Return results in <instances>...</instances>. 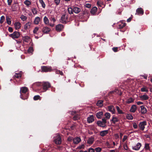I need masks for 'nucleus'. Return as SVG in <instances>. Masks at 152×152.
<instances>
[{
    "instance_id": "f257e3e1",
    "label": "nucleus",
    "mask_w": 152,
    "mask_h": 152,
    "mask_svg": "<svg viewBox=\"0 0 152 152\" xmlns=\"http://www.w3.org/2000/svg\"><path fill=\"white\" fill-rule=\"evenodd\" d=\"M28 89L27 87H22L20 88V97L23 99L24 100L27 99L28 95H26L25 97L23 96V94L26 93Z\"/></svg>"
},
{
    "instance_id": "f03ea898",
    "label": "nucleus",
    "mask_w": 152,
    "mask_h": 152,
    "mask_svg": "<svg viewBox=\"0 0 152 152\" xmlns=\"http://www.w3.org/2000/svg\"><path fill=\"white\" fill-rule=\"evenodd\" d=\"M54 142L56 144H60L61 143V138L60 135L57 134L54 137Z\"/></svg>"
},
{
    "instance_id": "7ed1b4c3",
    "label": "nucleus",
    "mask_w": 152,
    "mask_h": 152,
    "mask_svg": "<svg viewBox=\"0 0 152 152\" xmlns=\"http://www.w3.org/2000/svg\"><path fill=\"white\" fill-rule=\"evenodd\" d=\"M48 16L50 20H49L50 21V26L53 27L54 25V23L56 21V19L53 15H48Z\"/></svg>"
},
{
    "instance_id": "20e7f679",
    "label": "nucleus",
    "mask_w": 152,
    "mask_h": 152,
    "mask_svg": "<svg viewBox=\"0 0 152 152\" xmlns=\"http://www.w3.org/2000/svg\"><path fill=\"white\" fill-rule=\"evenodd\" d=\"M20 36V33L17 31H15L12 34L9 35V36L14 39L18 38Z\"/></svg>"
},
{
    "instance_id": "39448f33",
    "label": "nucleus",
    "mask_w": 152,
    "mask_h": 152,
    "mask_svg": "<svg viewBox=\"0 0 152 152\" xmlns=\"http://www.w3.org/2000/svg\"><path fill=\"white\" fill-rule=\"evenodd\" d=\"M44 92H45L50 86V83L48 82H44L42 84Z\"/></svg>"
},
{
    "instance_id": "423d86ee",
    "label": "nucleus",
    "mask_w": 152,
    "mask_h": 152,
    "mask_svg": "<svg viewBox=\"0 0 152 152\" xmlns=\"http://www.w3.org/2000/svg\"><path fill=\"white\" fill-rule=\"evenodd\" d=\"M147 125V122L146 121H143L140 122L139 125V129L142 131L144 130L145 126Z\"/></svg>"
},
{
    "instance_id": "0eeeda50",
    "label": "nucleus",
    "mask_w": 152,
    "mask_h": 152,
    "mask_svg": "<svg viewBox=\"0 0 152 152\" xmlns=\"http://www.w3.org/2000/svg\"><path fill=\"white\" fill-rule=\"evenodd\" d=\"M68 15L66 14L63 15L61 18V21L62 23H66L68 19Z\"/></svg>"
},
{
    "instance_id": "6e6552de",
    "label": "nucleus",
    "mask_w": 152,
    "mask_h": 152,
    "mask_svg": "<svg viewBox=\"0 0 152 152\" xmlns=\"http://www.w3.org/2000/svg\"><path fill=\"white\" fill-rule=\"evenodd\" d=\"M42 70V72H48L52 71V69L50 66H43L41 67Z\"/></svg>"
},
{
    "instance_id": "1a4fd4ad",
    "label": "nucleus",
    "mask_w": 152,
    "mask_h": 152,
    "mask_svg": "<svg viewBox=\"0 0 152 152\" xmlns=\"http://www.w3.org/2000/svg\"><path fill=\"white\" fill-rule=\"evenodd\" d=\"M142 146V144L140 143H137L135 145L132 146V149L135 151L139 150Z\"/></svg>"
},
{
    "instance_id": "9d476101",
    "label": "nucleus",
    "mask_w": 152,
    "mask_h": 152,
    "mask_svg": "<svg viewBox=\"0 0 152 152\" xmlns=\"http://www.w3.org/2000/svg\"><path fill=\"white\" fill-rule=\"evenodd\" d=\"M108 110L111 112L112 114H115V109L113 105H110L107 107Z\"/></svg>"
},
{
    "instance_id": "9b49d317",
    "label": "nucleus",
    "mask_w": 152,
    "mask_h": 152,
    "mask_svg": "<svg viewBox=\"0 0 152 152\" xmlns=\"http://www.w3.org/2000/svg\"><path fill=\"white\" fill-rule=\"evenodd\" d=\"M51 30L50 28L47 26L44 27L42 29V32L45 34H48Z\"/></svg>"
},
{
    "instance_id": "f8f14e48",
    "label": "nucleus",
    "mask_w": 152,
    "mask_h": 152,
    "mask_svg": "<svg viewBox=\"0 0 152 152\" xmlns=\"http://www.w3.org/2000/svg\"><path fill=\"white\" fill-rule=\"evenodd\" d=\"M43 21L45 25L50 26V23L49 19L46 16H45L44 17Z\"/></svg>"
},
{
    "instance_id": "ddd939ff",
    "label": "nucleus",
    "mask_w": 152,
    "mask_h": 152,
    "mask_svg": "<svg viewBox=\"0 0 152 152\" xmlns=\"http://www.w3.org/2000/svg\"><path fill=\"white\" fill-rule=\"evenodd\" d=\"M32 23L30 22H28L26 23L24 26V28L25 30H27L28 29L30 28L31 25Z\"/></svg>"
},
{
    "instance_id": "4468645a",
    "label": "nucleus",
    "mask_w": 152,
    "mask_h": 152,
    "mask_svg": "<svg viewBox=\"0 0 152 152\" xmlns=\"http://www.w3.org/2000/svg\"><path fill=\"white\" fill-rule=\"evenodd\" d=\"M64 28V26L61 24H58L56 26V29L57 31H61Z\"/></svg>"
},
{
    "instance_id": "2eb2a0df",
    "label": "nucleus",
    "mask_w": 152,
    "mask_h": 152,
    "mask_svg": "<svg viewBox=\"0 0 152 152\" xmlns=\"http://www.w3.org/2000/svg\"><path fill=\"white\" fill-rule=\"evenodd\" d=\"M94 121V117L93 115H91L87 118V121L88 123H92Z\"/></svg>"
},
{
    "instance_id": "dca6fc26",
    "label": "nucleus",
    "mask_w": 152,
    "mask_h": 152,
    "mask_svg": "<svg viewBox=\"0 0 152 152\" xmlns=\"http://www.w3.org/2000/svg\"><path fill=\"white\" fill-rule=\"evenodd\" d=\"M137 14V15H142L143 14L144 12L142 9L141 8H140L137 9L136 10Z\"/></svg>"
},
{
    "instance_id": "f3484780",
    "label": "nucleus",
    "mask_w": 152,
    "mask_h": 152,
    "mask_svg": "<svg viewBox=\"0 0 152 152\" xmlns=\"http://www.w3.org/2000/svg\"><path fill=\"white\" fill-rule=\"evenodd\" d=\"M73 142L74 144H78L81 141V139L79 137H77L73 139Z\"/></svg>"
},
{
    "instance_id": "a211bd4d",
    "label": "nucleus",
    "mask_w": 152,
    "mask_h": 152,
    "mask_svg": "<svg viewBox=\"0 0 152 152\" xmlns=\"http://www.w3.org/2000/svg\"><path fill=\"white\" fill-rule=\"evenodd\" d=\"M140 98L142 100H146L149 99V97L147 95L144 94L140 96Z\"/></svg>"
},
{
    "instance_id": "6ab92c4d",
    "label": "nucleus",
    "mask_w": 152,
    "mask_h": 152,
    "mask_svg": "<svg viewBox=\"0 0 152 152\" xmlns=\"http://www.w3.org/2000/svg\"><path fill=\"white\" fill-rule=\"evenodd\" d=\"M141 111L142 113L144 114L146 113L147 112L146 108L143 105H142L140 106Z\"/></svg>"
},
{
    "instance_id": "aec40b11",
    "label": "nucleus",
    "mask_w": 152,
    "mask_h": 152,
    "mask_svg": "<svg viewBox=\"0 0 152 152\" xmlns=\"http://www.w3.org/2000/svg\"><path fill=\"white\" fill-rule=\"evenodd\" d=\"M103 115V112L102 111H99L97 112L96 114L97 118L99 119L101 118L102 117Z\"/></svg>"
},
{
    "instance_id": "412c9836",
    "label": "nucleus",
    "mask_w": 152,
    "mask_h": 152,
    "mask_svg": "<svg viewBox=\"0 0 152 152\" xmlns=\"http://www.w3.org/2000/svg\"><path fill=\"white\" fill-rule=\"evenodd\" d=\"M40 18L39 17H36L34 20V23L36 25H38L40 21Z\"/></svg>"
},
{
    "instance_id": "4be33fe9",
    "label": "nucleus",
    "mask_w": 152,
    "mask_h": 152,
    "mask_svg": "<svg viewBox=\"0 0 152 152\" xmlns=\"http://www.w3.org/2000/svg\"><path fill=\"white\" fill-rule=\"evenodd\" d=\"M73 11L75 13L77 14L81 11V9L77 7H74L73 8Z\"/></svg>"
},
{
    "instance_id": "5701e85b",
    "label": "nucleus",
    "mask_w": 152,
    "mask_h": 152,
    "mask_svg": "<svg viewBox=\"0 0 152 152\" xmlns=\"http://www.w3.org/2000/svg\"><path fill=\"white\" fill-rule=\"evenodd\" d=\"M108 133V130H105L104 131H101L100 132V135L102 136L103 137L106 135Z\"/></svg>"
},
{
    "instance_id": "b1692460",
    "label": "nucleus",
    "mask_w": 152,
    "mask_h": 152,
    "mask_svg": "<svg viewBox=\"0 0 152 152\" xmlns=\"http://www.w3.org/2000/svg\"><path fill=\"white\" fill-rule=\"evenodd\" d=\"M14 26L16 29H18L21 27V24L19 22H16L14 23Z\"/></svg>"
},
{
    "instance_id": "393cba45",
    "label": "nucleus",
    "mask_w": 152,
    "mask_h": 152,
    "mask_svg": "<svg viewBox=\"0 0 152 152\" xmlns=\"http://www.w3.org/2000/svg\"><path fill=\"white\" fill-rule=\"evenodd\" d=\"M97 124L99 126L104 127L106 126V124L101 121H98L97 122Z\"/></svg>"
},
{
    "instance_id": "a878e982",
    "label": "nucleus",
    "mask_w": 152,
    "mask_h": 152,
    "mask_svg": "<svg viewBox=\"0 0 152 152\" xmlns=\"http://www.w3.org/2000/svg\"><path fill=\"white\" fill-rule=\"evenodd\" d=\"M97 10V8L96 7H94L93 8L91 9V11H90L91 13L93 15H94L95 14Z\"/></svg>"
},
{
    "instance_id": "bb28decb",
    "label": "nucleus",
    "mask_w": 152,
    "mask_h": 152,
    "mask_svg": "<svg viewBox=\"0 0 152 152\" xmlns=\"http://www.w3.org/2000/svg\"><path fill=\"white\" fill-rule=\"evenodd\" d=\"M141 91L142 92H148V88L147 87L144 86L141 88Z\"/></svg>"
},
{
    "instance_id": "cd10ccee",
    "label": "nucleus",
    "mask_w": 152,
    "mask_h": 152,
    "mask_svg": "<svg viewBox=\"0 0 152 152\" xmlns=\"http://www.w3.org/2000/svg\"><path fill=\"white\" fill-rule=\"evenodd\" d=\"M136 109L137 108L136 106L135 105H133L131 107L130 111L131 112L134 113L135 112Z\"/></svg>"
},
{
    "instance_id": "c85d7f7f",
    "label": "nucleus",
    "mask_w": 152,
    "mask_h": 152,
    "mask_svg": "<svg viewBox=\"0 0 152 152\" xmlns=\"http://www.w3.org/2000/svg\"><path fill=\"white\" fill-rule=\"evenodd\" d=\"M24 3L26 6L27 7H30L31 4V2L28 0H26L24 2Z\"/></svg>"
},
{
    "instance_id": "c756f323",
    "label": "nucleus",
    "mask_w": 152,
    "mask_h": 152,
    "mask_svg": "<svg viewBox=\"0 0 152 152\" xmlns=\"http://www.w3.org/2000/svg\"><path fill=\"white\" fill-rule=\"evenodd\" d=\"M94 141V138L93 137H91L89 138L87 141V143L90 144H91Z\"/></svg>"
},
{
    "instance_id": "7c9ffc66",
    "label": "nucleus",
    "mask_w": 152,
    "mask_h": 152,
    "mask_svg": "<svg viewBox=\"0 0 152 152\" xmlns=\"http://www.w3.org/2000/svg\"><path fill=\"white\" fill-rule=\"evenodd\" d=\"M144 149L145 150H150V147L149 146V144L147 143H145V146Z\"/></svg>"
},
{
    "instance_id": "2f4dec72",
    "label": "nucleus",
    "mask_w": 152,
    "mask_h": 152,
    "mask_svg": "<svg viewBox=\"0 0 152 152\" xmlns=\"http://www.w3.org/2000/svg\"><path fill=\"white\" fill-rule=\"evenodd\" d=\"M30 39V37L27 36H25L23 38V40L26 42H28L29 41Z\"/></svg>"
},
{
    "instance_id": "473e14b6",
    "label": "nucleus",
    "mask_w": 152,
    "mask_h": 152,
    "mask_svg": "<svg viewBox=\"0 0 152 152\" xmlns=\"http://www.w3.org/2000/svg\"><path fill=\"white\" fill-rule=\"evenodd\" d=\"M134 99L130 98L128 99L126 101V103L128 104H130L132 103L134 101Z\"/></svg>"
},
{
    "instance_id": "72a5a7b5",
    "label": "nucleus",
    "mask_w": 152,
    "mask_h": 152,
    "mask_svg": "<svg viewBox=\"0 0 152 152\" xmlns=\"http://www.w3.org/2000/svg\"><path fill=\"white\" fill-rule=\"evenodd\" d=\"M103 101L102 100H99L97 102L96 105L97 106L101 107L103 106Z\"/></svg>"
},
{
    "instance_id": "f704fd0d",
    "label": "nucleus",
    "mask_w": 152,
    "mask_h": 152,
    "mask_svg": "<svg viewBox=\"0 0 152 152\" xmlns=\"http://www.w3.org/2000/svg\"><path fill=\"white\" fill-rule=\"evenodd\" d=\"M39 3L41 4V5H42V7L44 8H45L46 5L45 4L44 2L43 1V0H39Z\"/></svg>"
},
{
    "instance_id": "c9c22d12",
    "label": "nucleus",
    "mask_w": 152,
    "mask_h": 152,
    "mask_svg": "<svg viewBox=\"0 0 152 152\" xmlns=\"http://www.w3.org/2000/svg\"><path fill=\"white\" fill-rule=\"evenodd\" d=\"M104 116L107 119H109L110 117V114L109 113H106L104 115Z\"/></svg>"
},
{
    "instance_id": "e433bc0d",
    "label": "nucleus",
    "mask_w": 152,
    "mask_h": 152,
    "mask_svg": "<svg viewBox=\"0 0 152 152\" xmlns=\"http://www.w3.org/2000/svg\"><path fill=\"white\" fill-rule=\"evenodd\" d=\"M116 108L119 114H121L124 113L123 112H122V110L120 109V107H119L116 106Z\"/></svg>"
},
{
    "instance_id": "4c0bfd02",
    "label": "nucleus",
    "mask_w": 152,
    "mask_h": 152,
    "mask_svg": "<svg viewBox=\"0 0 152 152\" xmlns=\"http://www.w3.org/2000/svg\"><path fill=\"white\" fill-rule=\"evenodd\" d=\"M31 11L32 13L34 15L37 14V10L36 8H33L31 9Z\"/></svg>"
},
{
    "instance_id": "58836bf2",
    "label": "nucleus",
    "mask_w": 152,
    "mask_h": 152,
    "mask_svg": "<svg viewBox=\"0 0 152 152\" xmlns=\"http://www.w3.org/2000/svg\"><path fill=\"white\" fill-rule=\"evenodd\" d=\"M126 117L129 120H132L133 119L132 115L129 114H127Z\"/></svg>"
},
{
    "instance_id": "ea45409f",
    "label": "nucleus",
    "mask_w": 152,
    "mask_h": 152,
    "mask_svg": "<svg viewBox=\"0 0 152 152\" xmlns=\"http://www.w3.org/2000/svg\"><path fill=\"white\" fill-rule=\"evenodd\" d=\"M126 26L125 23H121V24H119L118 26V28H121L124 27Z\"/></svg>"
},
{
    "instance_id": "a19ab883",
    "label": "nucleus",
    "mask_w": 152,
    "mask_h": 152,
    "mask_svg": "<svg viewBox=\"0 0 152 152\" xmlns=\"http://www.w3.org/2000/svg\"><path fill=\"white\" fill-rule=\"evenodd\" d=\"M20 18L21 19V20L23 21H26L27 19V17L26 16H25L23 15H22L20 16Z\"/></svg>"
},
{
    "instance_id": "79ce46f5",
    "label": "nucleus",
    "mask_w": 152,
    "mask_h": 152,
    "mask_svg": "<svg viewBox=\"0 0 152 152\" xmlns=\"http://www.w3.org/2000/svg\"><path fill=\"white\" fill-rule=\"evenodd\" d=\"M33 51V48L32 47H30L28 50V53H31V54H32Z\"/></svg>"
},
{
    "instance_id": "37998d69",
    "label": "nucleus",
    "mask_w": 152,
    "mask_h": 152,
    "mask_svg": "<svg viewBox=\"0 0 152 152\" xmlns=\"http://www.w3.org/2000/svg\"><path fill=\"white\" fill-rule=\"evenodd\" d=\"M68 10L69 13L70 14H72L73 13V9L71 7H68Z\"/></svg>"
},
{
    "instance_id": "c03bdc74",
    "label": "nucleus",
    "mask_w": 152,
    "mask_h": 152,
    "mask_svg": "<svg viewBox=\"0 0 152 152\" xmlns=\"http://www.w3.org/2000/svg\"><path fill=\"white\" fill-rule=\"evenodd\" d=\"M5 20V17L4 16H2L0 18V23L1 24H2L4 22V21Z\"/></svg>"
},
{
    "instance_id": "a18cd8bd",
    "label": "nucleus",
    "mask_w": 152,
    "mask_h": 152,
    "mask_svg": "<svg viewBox=\"0 0 152 152\" xmlns=\"http://www.w3.org/2000/svg\"><path fill=\"white\" fill-rule=\"evenodd\" d=\"M6 21L8 24L10 25L11 24V21L10 20V18L9 17H6Z\"/></svg>"
},
{
    "instance_id": "49530a36",
    "label": "nucleus",
    "mask_w": 152,
    "mask_h": 152,
    "mask_svg": "<svg viewBox=\"0 0 152 152\" xmlns=\"http://www.w3.org/2000/svg\"><path fill=\"white\" fill-rule=\"evenodd\" d=\"M80 118V116L78 115H75L73 117V119L74 120H77L79 119Z\"/></svg>"
},
{
    "instance_id": "de8ad7c7",
    "label": "nucleus",
    "mask_w": 152,
    "mask_h": 152,
    "mask_svg": "<svg viewBox=\"0 0 152 152\" xmlns=\"http://www.w3.org/2000/svg\"><path fill=\"white\" fill-rule=\"evenodd\" d=\"M21 73H15V76L17 78L20 77H21Z\"/></svg>"
},
{
    "instance_id": "09e8293b",
    "label": "nucleus",
    "mask_w": 152,
    "mask_h": 152,
    "mask_svg": "<svg viewBox=\"0 0 152 152\" xmlns=\"http://www.w3.org/2000/svg\"><path fill=\"white\" fill-rule=\"evenodd\" d=\"M114 123H115V122L118 121V119L116 117H113V118L111 120Z\"/></svg>"
},
{
    "instance_id": "8fccbe9b",
    "label": "nucleus",
    "mask_w": 152,
    "mask_h": 152,
    "mask_svg": "<svg viewBox=\"0 0 152 152\" xmlns=\"http://www.w3.org/2000/svg\"><path fill=\"white\" fill-rule=\"evenodd\" d=\"M39 28L38 27H36L34 28L33 32L34 34H37V32L38 31Z\"/></svg>"
},
{
    "instance_id": "3c124183",
    "label": "nucleus",
    "mask_w": 152,
    "mask_h": 152,
    "mask_svg": "<svg viewBox=\"0 0 152 152\" xmlns=\"http://www.w3.org/2000/svg\"><path fill=\"white\" fill-rule=\"evenodd\" d=\"M95 150L96 152H100L102 150V148L100 147H97L96 148Z\"/></svg>"
},
{
    "instance_id": "603ef678",
    "label": "nucleus",
    "mask_w": 152,
    "mask_h": 152,
    "mask_svg": "<svg viewBox=\"0 0 152 152\" xmlns=\"http://www.w3.org/2000/svg\"><path fill=\"white\" fill-rule=\"evenodd\" d=\"M40 97L39 95L35 96L34 97V99L35 100H36L39 99Z\"/></svg>"
},
{
    "instance_id": "864d4df0",
    "label": "nucleus",
    "mask_w": 152,
    "mask_h": 152,
    "mask_svg": "<svg viewBox=\"0 0 152 152\" xmlns=\"http://www.w3.org/2000/svg\"><path fill=\"white\" fill-rule=\"evenodd\" d=\"M123 147L124 150H127L128 149V147L126 144L124 145Z\"/></svg>"
},
{
    "instance_id": "5fc2aeb1",
    "label": "nucleus",
    "mask_w": 152,
    "mask_h": 152,
    "mask_svg": "<svg viewBox=\"0 0 152 152\" xmlns=\"http://www.w3.org/2000/svg\"><path fill=\"white\" fill-rule=\"evenodd\" d=\"M84 147V145L83 144H82L79 146L77 147V149H81L82 148H83Z\"/></svg>"
},
{
    "instance_id": "6e6d98bb",
    "label": "nucleus",
    "mask_w": 152,
    "mask_h": 152,
    "mask_svg": "<svg viewBox=\"0 0 152 152\" xmlns=\"http://www.w3.org/2000/svg\"><path fill=\"white\" fill-rule=\"evenodd\" d=\"M61 0H54L55 2L56 5H58L60 3Z\"/></svg>"
},
{
    "instance_id": "4d7b16f0",
    "label": "nucleus",
    "mask_w": 152,
    "mask_h": 152,
    "mask_svg": "<svg viewBox=\"0 0 152 152\" xmlns=\"http://www.w3.org/2000/svg\"><path fill=\"white\" fill-rule=\"evenodd\" d=\"M133 126L134 129H137V124L136 123H133Z\"/></svg>"
},
{
    "instance_id": "13d9d810",
    "label": "nucleus",
    "mask_w": 152,
    "mask_h": 152,
    "mask_svg": "<svg viewBox=\"0 0 152 152\" xmlns=\"http://www.w3.org/2000/svg\"><path fill=\"white\" fill-rule=\"evenodd\" d=\"M88 152H94L95 150L94 149L90 148L88 149Z\"/></svg>"
},
{
    "instance_id": "bf43d9fd",
    "label": "nucleus",
    "mask_w": 152,
    "mask_h": 152,
    "mask_svg": "<svg viewBox=\"0 0 152 152\" xmlns=\"http://www.w3.org/2000/svg\"><path fill=\"white\" fill-rule=\"evenodd\" d=\"M12 0H7L8 4L9 5H10L12 2Z\"/></svg>"
},
{
    "instance_id": "052dcab7",
    "label": "nucleus",
    "mask_w": 152,
    "mask_h": 152,
    "mask_svg": "<svg viewBox=\"0 0 152 152\" xmlns=\"http://www.w3.org/2000/svg\"><path fill=\"white\" fill-rule=\"evenodd\" d=\"M107 119L105 118H103L102 119V122H103L104 124H106L107 123Z\"/></svg>"
},
{
    "instance_id": "680f3d73",
    "label": "nucleus",
    "mask_w": 152,
    "mask_h": 152,
    "mask_svg": "<svg viewBox=\"0 0 152 152\" xmlns=\"http://www.w3.org/2000/svg\"><path fill=\"white\" fill-rule=\"evenodd\" d=\"M41 83H40V82H37L36 83H35L34 85H36L37 86H40L41 85Z\"/></svg>"
},
{
    "instance_id": "e2e57ef3",
    "label": "nucleus",
    "mask_w": 152,
    "mask_h": 152,
    "mask_svg": "<svg viewBox=\"0 0 152 152\" xmlns=\"http://www.w3.org/2000/svg\"><path fill=\"white\" fill-rule=\"evenodd\" d=\"M56 73L57 74H60V75H62L63 74V72L60 71L58 70V71H56Z\"/></svg>"
},
{
    "instance_id": "0e129e2a",
    "label": "nucleus",
    "mask_w": 152,
    "mask_h": 152,
    "mask_svg": "<svg viewBox=\"0 0 152 152\" xmlns=\"http://www.w3.org/2000/svg\"><path fill=\"white\" fill-rule=\"evenodd\" d=\"M8 31L10 32H12L13 31V29L11 27H9L8 28Z\"/></svg>"
},
{
    "instance_id": "69168bd1",
    "label": "nucleus",
    "mask_w": 152,
    "mask_h": 152,
    "mask_svg": "<svg viewBox=\"0 0 152 152\" xmlns=\"http://www.w3.org/2000/svg\"><path fill=\"white\" fill-rule=\"evenodd\" d=\"M102 3L100 1H98L97 2V4L98 5L101 6V4Z\"/></svg>"
},
{
    "instance_id": "338daca9",
    "label": "nucleus",
    "mask_w": 152,
    "mask_h": 152,
    "mask_svg": "<svg viewBox=\"0 0 152 152\" xmlns=\"http://www.w3.org/2000/svg\"><path fill=\"white\" fill-rule=\"evenodd\" d=\"M117 48H113V50L114 52H116L117 51Z\"/></svg>"
},
{
    "instance_id": "774afa93",
    "label": "nucleus",
    "mask_w": 152,
    "mask_h": 152,
    "mask_svg": "<svg viewBox=\"0 0 152 152\" xmlns=\"http://www.w3.org/2000/svg\"><path fill=\"white\" fill-rule=\"evenodd\" d=\"M143 102H140V101H139V102H137V105H141V104H143Z\"/></svg>"
}]
</instances>
